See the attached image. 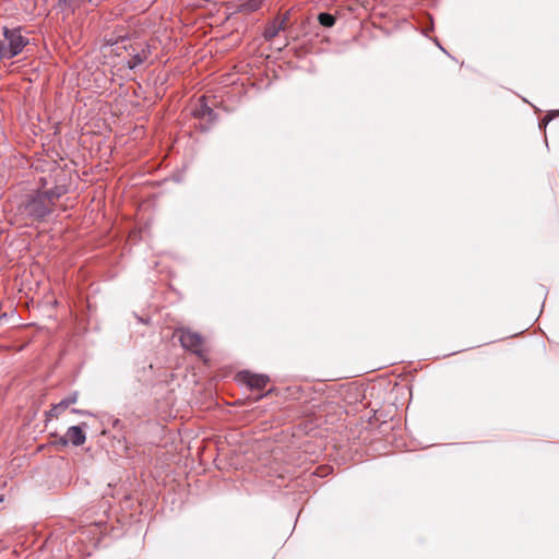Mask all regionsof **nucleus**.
<instances>
[{
    "label": "nucleus",
    "mask_w": 559,
    "mask_h": 559,
    "mask_svg": "<svg viewBox=\"0 0 559 559\" xmlns=\"http://www.w3.org/2000/svg\"><path fill=\"white\" fill-rule=\"evenodd\" d=\"M86 440L85 432L80 426H72L68 429L64 437L60 439L62 444L71 442L73 445H82Z\"/></svg>",
    "instance_id": "obj_5"
},
{
    "label": "nucleus",
    "mask_w": 559,
    "mask_h": 559,
    "mask_svg": "<svg viewBox=\"0 0 559 559\" xmlns=\"http://www.w3.org/2000/svg\"><path fill=\"white\" fill-rule=\"evenodd\" d=\"M318 20L324 27H332L336 22L335 16L330 13H320Z\"/></svg>",
    "instance_id": "obj_8"
},
{
    "label": "nucleus",
    "mask_w": 559,
    "mask_h": 559,
    "mask_svg": "<svg viewBox=\"0 0 559 559\" xmlns=\"http://www.w3.org/2000/svg\"><path fill=\"white\" fill-rule=\"evenodd\" d=\"M78 397H79L78 392L70 394L69 396H67L66 399L62 400L63 406H66L68 408L70 405L76 403Z\"/></svg>",
    "instance_id": "obj_12"
},
{
    "label": "nucleus",
    "mask_w": 559,
    "mask_h": 559,
    "mask_svg": "<svg viewBox=\"0 0 559 559\" xmlns=\"http://www.w3.org/2000/svg\"><path fill=\"white\" fill-rule=\"evenodd\" d=\"M66 193L63 187H55L47 191H37L35 194L27 197L23 201L17 211L23 218L27 221H43L56 209V202Z\"/></svg>",
    "instance_id": "obj_1"
},
{
    "label": "nucleus",
    "mask_w": 559,
    "mask_h": 559,
    "mask_svg": "<svg viewBox=\"0 0 559 559\" xmlns=\"http://www.w3.org/2000/svg\"><path fill=\"white\" fill-rule=\"evenodd\" d=\"M107 44L109 45H114L116 41H114L112 39H106Z\"/></svg>",
    "instance_id": "obj_13"
},
{
    "label": "nucleus",
    "mask_w": 559,
    "mask_h": 559,
    "mask_svg": "<svg viewBox=\"0 0 559 559\" xmlns=\"http://www.w3.org/2000/svg\"><path fill=\"white\" fill-rule=\"evenodd\" d=\"M0 39V59H10L19 55L28 44V38L22 36L20 28L2 27Z\"/></svg>",
    "instance_id": "obj_2"
},
{
    "label": "nucleus",
    "mask_w": 559,
    "mask_h": 559,
    "mask_svg": "<svg viewBox=\"0 0 559 559\" xmlns=\"http://www.w3.org/2000/svg\"><path fill=\"white\" fill-rule=\"evenodd\" d=\"M260 5H261L260 0H250L246 4H243V8L246 11L252 12V11H257L260 8Z\"/></svg>",
    "instance_id": "obj_11"
},
{
    "label": "nucleus",
    "mask_w": 559,
    "mask_h": 559,
    "mask_svg": "<svg viewBox=\"0 0 559 559\" xmlns=\"http://www.w3.org/2000/svg\"><path fill=\"white\" fill-rule=\"evenodd\" d=\"M174 336L179 338L181 346L193 354L202 357L204 354L205 340L198 332L189 328H177Z\"/></svg>",
    "instance_id": "obj_3"
},
{
    "label": "nucleus",
    "mask_w": 559,
    "mask_h": 559,
    "mask_svg": "<svg viewBox=\"0 0 559 559\" xmlns=\"http://www.w3.org/2000/svg\"><path fill=\"white\" fill-rule=\"evenodd\" d=\"M67 409L66 406H63V402L53 405L49 412L47 413L48 418H58L64 411Z\"/></svg>",
    "instance_id": "obj_9"
},
{
    "label": "nucleus",
    "mask_w": 559,
    "mask_h": 559,
    "mask_svg": "<svg viewBox=\"0 0 559 559\" xmlns=\"http://www.w3.org/2000/svg\"><path fill=\"white\" fill-rule=\"evenodd\" d=\"M239 382L246 384L251 390H263L270 382V378L265 374L252 373L250 371H240L237 374Z\"/></svg>",
    "instance_id": "obj_4"
},
{
    "label": "nucleus",
    "mask_w": 559,
    "mask_h": 559,
    "mask_svg": "<svg viewBox=\"0 0 559 559\" xmlns=\"http://www.w3.org/2000/svg\"><path fill=\"white\" fill-rule=\"evenodd\" d=\"M146 58L147 56L144 52L136 53L132 56L131 59L128 61V67L130 69H134L135 67L142 64Z\"/></svg>",
    "instance_id": "obj_10"
},
{
    "label": "nucleus",
    "mask_w": 559,
    "mask_h": 559,
    "mask_svg": "<svg viewBox=\"0 0 559 559\" xmlns=\"http://www.w3.org/2000/svg\"><path fill=\"white\" fill-rule=\"evenodd\" d=\"M63 2L68 8L76 10L86 5L87 3L97 4L98 0H63Z\"/></svg>",
    "instance_id": "obj_7"
},
{
    "label": "nucleus",
    "mask_w": 559,
    "mask_h": 559,
    "mask_svg": "<svg viewBox=\"0 0 559 559\" xmlns=\"http://www.w3.org/2000/svg\"><path fill=\"white\" fill-rule=\"evenodd\" d=\"M288 17L286 15L276 17L272 21L264 31V37L267 40L273 39L278 35L281 31H284L287 26Z\"/></svg>",
    "instance_id": "obj_6"
}]
</instances>
